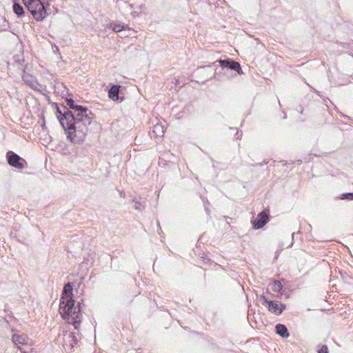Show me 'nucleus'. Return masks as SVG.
<instances>
[{
	"instance_id": "21",
	"label": "nucleus",
	"mask_w": 353,
	"mask_h": 353,
	"mask_svg": "<svg viewBox=\"0 0 353 353\" xmlns=\"http://www.w3.org/2000/svg\"><path fill=\"white\" fill-rule=\"evenodd\" d=\"M260 300H261V301H263L262 304H263V305H265V306H266V304H265V301H268V300L265 298V296L264 295H261V296H260Z\"/></svg>"
},
{
	"instance_id": "11",
	"label": "nucleus",
	"mask_w": 353,
	"mask_h": 353,
	"mask_svg": "<svg viewBox=\"0 0 353 353\" xmlns=\"http://www.w3.org/2000/svg\"><path fill=\"white\" fill-rule=\"evenodd\" d=\"M276 333L279 334L282 338H288L290 335L288 330L287 327L281 323H278L276 325Z\"/></svg>"
},
{
	"instance_id": "12",
	"label": "nucleus",
	"mask_w": 353,
	"mask_h": 353,
	"mask_svg": "<svg viewBox=\"0 0 353 353\" xmlns=\"http://www.w3.org/2000/svg\"><path fill=\"white\" fill-rule=\"evenodd\" d=\"M68 343V345L70 346V349H72L73 347L77 344V339L74 333L70 332L67 336L66 339H65V345L67 346Z\"/></svg>"
},
{
	"instance_id": "29",
	"label": "nucleus",
	"mask_w": 353,
	"mask_h": 353,
	"mask_svg": "<svg viewBox=\"0 0 353 353\" xmlns=\"http://www.w3.org/2000/svg\"><path fill=\"white\" fill-rule=\"evenodd\" d=\"M15 1V0H14V2Z\"/></svg>"
},
{
	"instance_id": "6",
	"label": "nucleus",
	"mask_w": 353,
	"mask_h": 353,
	"mask_svg": "<svg viewBox=\"0 0 353 353\" xmlns=\"http://www.w3.org/2000/svg\"><path fill=\"white\" fill-rule=\"evenodd\" d=\"M265 303L268 310L276 315H280L286 307L278 301H265Z\"/></svg>"
},
{
	"instance_id": "19",
	"label": "nucleus",
	"mask_w": 353,
	"mask_h": 353,
	"mask_svg": "<svg viewBox=\"0 0 353 353\" xmlns=\"http://www.w3.org/2000/svg\"><path fill=\"white\" fill-rule=\"evenodd\" d=\"M112 29L115 32H119L125 29L124 26L120 24H111Z\"/></svg>"
},
{
	"instance_id": "14",
	"label": "nucleus",
	"mask_w": 353,
	"mask_h": 353,
	"mask_svg": "<svg viewBox=\"0 0 353 353\" xmlns=\"http://www.w3.org/2000/svg\"><path fill=\"white\" fill-rule=\"evenodd\" d=\"M22 79L26 84L28 85L32 88H35L36 85L38 84L32 75L24 74L22 77Z\"/></svg>"
},
{
	"instance_id": "5",
	"label": "nucleus",
	"mask_w": 353,
	"mask_h": 353,
	"mask_svg": "<svg viewBox=\"0 0 353 353\" xmlns=\"http://www.w3.org/2000/svg\"><path fill=\"white\" fill-rule=\"evenodd\" d=\"M8 163L15 168L21 170L24 168L25 160L12 151H8L6 154Z\"/></svg>"
},
{
	"instance_id": "9",
	"label": "nucleus",
	"mask_w": 353,
	"mask_h": 353,
	"mask_svg": "<svg viewBox=\"0 0 353 353\" xmlns=\"http://www.w3.org/2000/svg\"><path fill=\"white\" fill-rule=\"evenodd\" d=\"M120 85H112L108 91V97L113 101H119L120 99Z\"/></svg>"
},
{
	"instance_id": "3",
	"label": "nucleus",
	"mask_w": 353,
	"mask_h": 353,
	"mask_svg": "<svg viewBox=\"0 0 353 353\" xmlns=\"http://www.w3.org/2000/svg\"><path fill=\"white\" fill-rule=\"evenodd\" d=\"M22 2L37 21H42L48 16V2L41 0H22Z\"/></svg>"
},
{
	"instance_id": "17",
	"label": "nucleus",
	"mask_w": 353,
	"mask_h": 353,
	"mask_svg": "<svg viewBox=\"0 0 353 353\" xmlns=\"http://www.w3.org/2000/svg\"><path fill=\"white\" fill-rule=\"evenodd\" d=\"M283 288V285L279 281H274L272 284V290L275 292H279Z\"/></svg>"
},
{
	"instance_id": "16",
	"label": "nucleus",
	"mask_w": 353,
	"mask_h": 353,
	"mask_svg": "<svg viewBox=\"0 0 353 353\" xmlns=\"http://www.w3.org/2000/svg\"><path fill=\"white\" fill-rule=\"evenodd\" d=\"M134 208L137 210H143L145 206V199L140 197L139 199H134Z\"/></svg>"
},
{
	"instance_id": "25",
	"label": "nucleus",
	"mask_w": 353,
	"mask_h": 353,
	"mask_svg": "<svg viewBox=\"0 0 353 353\" xmlns=\"http://www.w3.org/2000/svg\"><path fill=\"white\" fill-rule=\"evenodd\" d=\"M338 113H339V116H340V117H346L345 115H344V114H343V112H338Z\"/></svg>"
},
{
	"instance_id": "13",
	"label": "nucleus",
	"mask_w": 353,
	"mask_h": 353,
	"mask_svg": "<svg viewBox=\"0 0 353 353\" xmlns=\"http://www.w3.org/2000/svg\"><path fill=\"white\" fill-rule=\"evenodd\" d=\"M13 12L14 14L17 16V17H21L25 15V10L21 5L17 3L16 1L14 2L13 6Z\"/></svg>"
},
{
	"instance_id": "28",
	"label": "nucleus",
	"mask_w": 353,
	"mask_h": 353,
	"mask_svg": "<svg viewBox=\"0 0 353 353\" xmlns=\"http://www.w3.org/2000/svg\"><path fill=\"white\" fill-rule=\"evenodd\" d=\"M176 83H179V80H176Z\"/></svg>"
},
{
	"instance_id": "10",
	"label": "nucleus",
	"mask_w": 353,
	"mask_h": 353,
	"mask_svg": "<svg viewBox=\"0 0 353 353\" xmlns=\"http://www.w3.org/2000/svg\"><path fill=\"white\" fill-rule=\"evenodd\" d=\"M65 103L69 108L72 109L76 111H85L88 110V109L83 105H76L74 101L71 98H66L65 99Z\"/></svg>"
},
{
	"instance_id": "7",
	"label": "nucleus",
	"mask_w": 353,
	"mask_h": 353,
	"mask_svg": "<svg viewBox=\"0 0 353 353\" xmlns=\"http://www.w3.org/2000/svg\"><path fill=\"white\" fill-rule=\"evenodd\" d=\"M269 214L263 210L261 212L256 219L252 221L253 228L255 230L262 228L268 222Z\"/></svg>"
},
{
	"instance_id": "26",
	"label": "nucleus",
	"mask_w": 353,
	"mask_h": 353,
	"mask_svg": "<svg viewBox=\"0 0 353 353\" xmlns=\"http://www.w3.org/2000/svg\"><path fill=\"white\" fill-rule=\"evenodd\" d=\"M216 75H217V72L215 71L214 73V78H216Z\"/></svg>"
},
{
	"instance_id": "23",
	"label": "nucleus",
	"mask_w": 353,
	"mask_h": 353,
	"mask_svg": "<svg viewBox=\"0 0 353 353\" xmlns=\"http://www.w3.org/2000/svg\"><path fill=\"white\" fill-rule=\"evenodd\" d=\"M211 66L210 65H206V66H202V67H199L198 68V70H200V69H205V68H210Z\"/></svg>"
},
{
	"instance_id": "24",
	"label": "nucleus",
	"mask_w": 353,
	"mask_h": 353,
	"mask_svg": "<svg viewBox=\"0 0 353 353\" xmlns=\"http://www.w3.org/2000/svg\"><path fill=\"white\" fill-rule=\"evenodd\" d=\"M54 105L56 110H60L57 103H54Z\"/></svg>"
},
{
	"instance_id": "22",
	"label": "nucleus",
	"mask_w": 353,
	"mask_h": 353,
	"mask_svg": "<svg viewBox=\"0 0 353 353\" xmlns=\"http://www.w3.org/2000/svg\"><path fill=\"white\" fill-rule=\"evenodd\" d=\"M242 135H243L242 132H239V131H238V130L236 131V138H237L238 139H241V137H242Z\"/></svg>"
},
{
	"instance_id": "20",
	"label": "nucleus",
	"mask_w": 353,
	"mask_h": 353,
	"mask_svg": "<svg viewBox=\"0 0 353 353\" xmlns=\"http://www.w3.org/2000/svg\"><path fill=\"white\" fill-rule=\"evenodd\" d=\"M318 353H329L327 346L326 345H322L320 349L318 350Z\"/></svg>"
},
{
	"instance_id": "1",
	"label": "nucleus",
	"mask_w": 353,
	"mask_h": 353,
	"mask_svg": "<svg viewBox=\"0 0 353 353\" xmlns=\"http://www.w3.org/2000/svg\"><path fill=\"white\" fill-rule=\"evenodd\" d=\"M56 117L63 128L67 139L72 143H79L88 132L87 125L92 120L87 112H55Z\"/></svg>"
},
{
	"instance_id": "15",
	"label": "nucleus",
	"mask_w": 353,
	"mask_h": 353,
	"mask_svg": "<svg viewBox=\"0 0 353 353\" xmlns=\"http://www.w3.org/2000/svg\"><path fill=\"white\" fill-rule=\"evenodd\" d=\"M152 132L157 137L161 138L164 135V128L162 125L157 123L153 126Z\"/></svg>"
},
{
	"instance_id": "30",
	"label": "nucleus",
	"mask_w": 353,
	"mask_h": 353,
	"mask_svg": "<svg viewBox=\"0 0 353 353\" xmlns=\"http://www.w3.org/2000/svg\"><path fill=\"white\" fill-rule=\"evenodd\" d=\"M15 1V0H14V2Z\"/></svg>"
},
{
	"instance_id": "27",
	"label": "nucleus",
	"mask_w": 353,
	"mask_h": 353,
	"mask_svg": "<svg viewBox=\"0 0 353 353\" xmlns=\"http://www.w3.org/2000/svg\"><path fill=\"white\" fill-rule=\"evenodd\" d=\"M283 119H285V118H286V114H285V112H283Z\"/></svg>"
},
{
	"instance_id": "18",
	"label": "nucleus",
	"mask_w": 353,
	"mask_h": 353,
	"mask_svg": "<svg viewBox=\"0 0 353 353\" xmlns=\"http://www.w3.org/2000/svg\"><path fill=\"white\" fill-rule=\"evenodd\" d=\"M339 199L353 201V192L343 193L339 196Z\"/></svg>"
},
{
	"instance_id": "8",
	"label": "nucleus",
	"mask_w": 353,
	"mask_h": 353,
	"mask_svg": "<svg viewBox=\"0 0 353 353\" xmlns=\"http://www.w3.org/2000/svg\"><path fill=\"white\" fill-rule=\"evenodd\" d=\"M12 341L15 345L23 353L26 352L25 348L23 347V345L27 344L28 336L25 334L18 335L13 334L12 337Z\"/></svg>"
},
{
	"instance_id": "4",
	"label": "nucleus",
	"mask_w": 353,
	"mask_h": 353,
	"mask_svg": "<svg viewBox=\"0 0 353 353\" xmlns=\"http://www.w3.org/2000/svg\"><path fill=\"white\" fill-rule=\"evenodd\" d=\"M217 63H219V65L221 67L223 70H232L236 71L239 74L243 73L240 63L234 60L230 59H219L213 62L212 65L216 67Z\"/></svg>"
},
{
	"instance_id": "2",
	"label": "nucleus",
	"mask_w": 353,
	"mask_h": 353,
	"mask_svg": "<svg viewBox=\"0 0 353 353\" xmlns=\"http://www.w3.org/2000/svg\"><path fill=\"white\" fill-rule=\"evenodd\" d=\"M73 287L71 283L65 284L61 301L60 313L64 319H68L69 323L73 324L74 329L78 330L81 322L80 316V303L74 307L75 301L73 299Z\"/></svg>"
}]
</instances>
